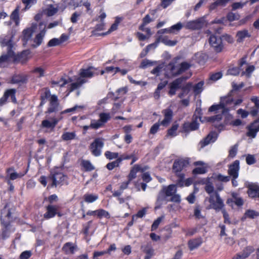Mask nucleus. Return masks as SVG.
<instances>
[{"label":"nucleus","instance_id":"f257e3e1","mask_svg":"<svg viewBox=\"0 0 259 259\" xmlns=\"http://www.w3.org/2000/svg\"><path fill=\"white\" fill-rule=\"evenodd\" d=\"M46 32V25L42 22L39 23L38 25L32 23L31 27L23 31L22 39L25 43L30 41L31 46L36 48L42 42Z\"/></svg>","mask_w":259,"mask_h":259},{"label":"nucleus","instance_id":"f03ea898","mask_svg":"<svg viewBox=\"0 0 259 259\" xmlns=\"http://www.w3.org/2000/svg\"><path fill=\"white\" fill-rule=\"evenodd\" d=\"M95 69L93 67L87 68H82L80 70L79 76H74L72 78L69 77L62 78L56 83L58 86L63 87L65 85L70 83V92L80 88L87 80L86 78L92 77L94 73Z\"/></svg>","mask_w":259,"mask_h":259},{"label":"nucleus","instance_id":"7ed1b4c3","mask_svg":"<svg viewBox=\"0 0 259 259\" xmlns=\"http://www.w3.org/2000/svg\"><path fill=\"white\" fill-rule=\"evenodd\" d=\"M243 102L241 98L233 100L231 95L221 98L220 104L213 105L209 108V112H215L216 113L221 112L222 114H227L230 110H234L236 107L240 105Z\"/></svg>","mask_w":259,"mask_h":259},{"label":"nucleus","instance_id":"20e7f679","mask_svg":"<svg viewBox=\"0 0 259 259\" xmlns=\"http://www.w3.org/2000/svg\"><path fill=\"white\" fill-rule=\"evenodd\" d=\"M207 201L209 203V205L206 207L207 209H213L216 211H219L225 208L224 201L218 192H215L214 195H210L209 197L206 198L205 202Z\"/></svg>","mask_w":259,"mask_h":259},{"label":"nucleus","instance_id":"39448f33","mask_svg":"<svg viewBox=\"0 0 259 259\" xmlns=\"http://www.w3.org/2000/svg\"><path fill=\"white\" fill-rule=\"evenodd\" d=\"M3 47H6L8 50L7 55H2L0 57V66L4 67L14 56V53L12 50L13 43L11 40L5 38L1 42Z\"/></svg>","mask_w":259,"mask_h":259},{"label":"nucleus","instance_id":"423d86ee","mask_svg":"<svg viewBox=\"0 0 259 259\" xmlns=\"http://www.w3.org/2000/svg\"><path fill=\"white\" fill-rule=\"evenodd\" d=\"M189 165V162L187 159H180L176 160L173 164L172 170L180 178L184 179L185 175L181 171Z\"/></svg>","mask_w":259,"mask_h":259},{"label":"nucleus","instance_id":"0eeeda50","mask_svg":"<svg viewBox=\"0 0 259 259\" xmlns=\"http://www.w3.org/2000/svg\"><path fill=\"white\" fill-rule=\"evenodd\" d=\"M203 85L204 82L203 81L199 82L194 85H193L191 83H188L183 88V93L179 95V97L183 98L184 96V94L188 93L191 90H193V92L196 95H198L202 92Z\"/></svg>","mask_w":259,"mask_h":259},{"label":"nucleus","instance_id":"6e6552de","mask_svg":"<svg viewBox=\"0 0 259 259\" xmlns=\"http://www.w3.org/2000/svg\"><path fill=\"white\" fill-rule=\"evenodd\" d=\"M176 186L175 185H170L163 188L162 193H160L158 196L157 201V204L155 208L157 209L159 208L160 205L162 204V201H163L165 198L163 194H164L166 196H171L176 193Z\"/></svg>","mask_w":259,"mask_h":259},{"label":"nucleus","instance_id":"1a4fd4ad","mask_svg":"<svg viewBox=\"0 0 259 259\" xmlns=\"http://www.w3.org/2000/svg\"><path fill=\"white\" fill-rule=\"evenodd\" d=\"M99 117L100 118L98 120H91L90 127L94 129H98L102 127L110 118L109 114L106 113L100 114Z\"/></svg>","mask_w":259,"mask_h":259},{"label":"nucleus","instance_id":"9d476101","mask_svg":"<svg viewBox=\"0 0 259 259\" xmlns=\"http://www.w3.org/2000/svg\"><path fill=\"white\" fill-rule=\"evenodd\" d=\"M10 215L11 213L10 211L7 212L6 206L5 208L2 210L1 215V222L5 227V228L3 230V232L1 235V237L3 239H6L10 235V232L8 231L9 224L7 222L5 221L4 217L5 216L6 218H8V220H9L10 218Z\"/></svg>","mask_w":259,"mask_h":259},{"label":"nucleus","instance_id":"9b49d317","mask_svg":"<svg viewBox=\"0 0 259 259\" xmlns=\"http://www.w3.org/2000/svg\"><path fill=\"white\" fill-rule=\"evenodd\" d=\"M104 146V140L101 138H97L90 145V149L92 153L95 156H99L101 154L102 149Z\"/></svg>","mask_w":259,"mask_h":259},{"label":"nucleus","instance_id":"f8f14e48","mask_svg":"<svg viewBox=\"0 0 259 259\" xmlns=\"http://www.w3.org/2000/svg\"><path fill=\"white\" fill-rule=\"evenodd\" d=\"M209 42L210 46L213 47L217 52H221L223 48L221 38L219 36L212 35L210 36Z\"/></svg>","mask_w":259,"mask_h":259},{"label":"nucleus","instance_id":"ddd939ff","mask_svg":"<svg viewBox=\"0 0 259 259\" xmlns=\"http://www.w3.org/2000/svg\"><path fill=\"white\" fill-rule=\"evenodd\" d=\"M213 182V181L211 180V178L208 177L200 180L198 182V184L205 185V190L210 196V195H214L216 192L214 191Z\"/></svg>","mask_w":259,"mask_h":259},{"label":"nucleus","instance_id":"4468645a","mask_svg":"<svg viewBox=\"0 0 259 259\" xmlns=\"http://www.w3.org/2000/svg\"><path fill=\"white\" fill-rule=\"evenodd\" d=\"M59 120L55 117L42 120L41 122V127L45 128L49 132L54 131V128L58 123Z\"/></svg>","mask_w":259,"mask_h":259},{"label":"nucleus","instance_id":"2eb2a0df","mask_svg":"<svg viewBox=\"0 0 259 259\" xmlns=\"http://www.w3.org/2000/svg\"><path fill=\"white\" fill-rule=\"evenodd\" d=\"M187 78L185 77H181L177 79L170 84V90L169 91V95L171 96L176 94V91L181 88L183 84V81Z\"/></svg>","mask_w":259,"mask_h":259},{"label":"nucleus","instance_id":"dca6fc26","mask_svg":"<svg viewBox=\"0 0 259 259\" xmlns=\"http://www.w3.org/2000/svg\"><path fill=\"white\" fill-rule=\"evenodd\" d=\"M195 166H198L193 170V174H204L207 172L208 165L202 161H196L194 163Z\"/></svg>","mask_w":259,"mask_h":259},{"label":"nucleus","instance_id":"f3484780","mask_svg":"<svg viewBox=\"0 0 259 259\" xmlns=\"http://www.w3.org/2000/svg\"><path fill=\"white\" fill-rule=\"evenodd\" d=\"M240 70L242 71V74L249 76L254 71V67L247 64L245 59L243 58L240 62Z\"/></svg>","mask_w":259,"mask_h":259},{"label":"nucleus","instance_id":"a211bd4d","mask_svg":"<svg viewBox=\"0 0 259 259\" xmlns=\"http://www.w3.org/2000/svg\"><path fill=\"white\" fill-rule=\"evenodd\" d=\"M201 118L200 117H196L192 122H185L183 125L184 131L189 132L197 130L199 126L198 121H201Z\"/></svg>","mask_w":259,"mask_h":259},{"label":"nucleus","instance_id":"6ab92c4d","mask_svg":"<svg viewBox=\"0 0 259 259\" xmlns=\"http://www.w3.org/2000/svg\"><path fill=\"white\" fill-rule=\"evenodd\" d=\"M167 69L170 72L167 74L168 77H171L181 74L180 65L176 64V61H173L167 66Z\"/></svg>","mask_w":259,"mask_h":259},{"label":"nucleus","instance_id":"aec40b11","mask_svg":"<svg viewBox=\"0 0 259 259\" xmlns=\"http://www.w3.org/2000/svg\"><path fill=\"white\" fill-rule=\"evenodd\" d=\"M46 97L49 99L50 107L48 109L49 112H53L56 110L58 107L57 97L55 95H50L49 92H46Z\"/></svg>","mask_w":259,"mask_h":259},{"label":"nucleus","instance_id":"412c9836","mask_svg":"<svg viewBox=\"0 0 259 259\" xmlns=\"http://www.w3.org/2000/svg\"><path fill=\"white\" fill-rule=\"evenodd\" d=\"M15 90L14 89H10L6 91L4 95V96L0 99V106H2L5 105L8 99L7 98V96L9 95V93L10 94L11 96V101L14 103L16 102V99L15 98Z\"/></svg>","mask_w":259,"mask_h":259},{"label":"nucleus","instance_id":"4be33fe9","mask_svg":"<svg viewBox=\"0 0 259 259\" xmlns=\"http://www.w3.org/2000/svg\"><path fill=\"white\" fill-rule=\"evenodd\" d=\"M58 207L56 205H49L46 208L47 211L44 217L46 219H49L55 216L57 213Z\"/></svg>","mask_w":259,"mask_h":259},{"label":"nucleus","instance_id":"5701e85b","mask_svg":"<svg viewBox=\"0 0 259 259\" xmlns=\"http://www.w3.org/2000/svg\"><path fill=\"white\" fill-rule=\"evenodd\" d=\"M239 170V161L235 160L233 164L230 165L228 172L229 175L234 179H236L238 176V171Z\"/></svg>","mask_w":259,"mask_h":259},{"label":"nucleus","instance_id":"b1692460","mask_svg":"<svg viewBox=\"0 0 259 259\" xmlns=\"http://www.w3.org/2000/svg\"><path fill=\"white\" fill-rule=\"evenodd\" d=\"M203 25V20L201 19H198L195 20L187 22L186 24L185 27L188 29H197L201 28Z\"/></svg>","mask_w":259,"mask_h":259},{"label":"nucleus","instance_id":"393cba45","mask_svg":"<svg viewBox=\"0 0 259 259\" xmlns=\"http://www.w3.org/2000/svg\"><path fill=\"white\" fill-rule=\"evenodd\" d=\"M248 194L251 198L259 197V186L256 184L251 183L248 186Z\"/></svg>","mask_w":259,"mask_h":259},{"label":"nucleus","instance_id":"a878e982","mask_svg":"<svg viewBox=\"0 0 259 259\" xmlns=\"http://www.w3.org/2000/svg\"><path fill=\"white\" fill-rule=\"evenodd\" d=\"M66 178V176L62 172H56L52 176L53 185L57 186L64 182L65 181Z\"/></svg>","mask_w":259,"mask_h":259},{"label":"nucleus","instance_id":"bb28decb","mask_svg":"<svg viewBox=\"0 0 259 259\" xmlns=\"http://www.w3.org/2000/svg\"><path fill=\"white\" fill-rule=\"evenodd\" d=\"M163 113L164 115V118L160 122V124L162 126H167L171 120L172 112L170 109H167L163 111Z\"/></svg>","mask_w":259,"mask_h":259},{"label":"nucleus","instance_id":"cd10ccee","mask_svg":"<svg viewBox=\"0 0 259 259\" xmlns=\"http://www.w3.org/2000/svg\"><path fill=\"white\" fill-rule=\"evenodd\" d=\"M142 249L146 254L144 259H150L154 255V250L150 244L142 245Z\"/></svg>","mask_w":259,"mask_h":259},{"label":"nucleus","instance_id":"c85d7f7f","mask_svg":"<svg viewBox=\"0 0 259 259\" xmlns=\"http://www.w3.org/2000/svg\"><path fill=\"white\" fill-rule=\"evenodd\" d=\"M218 135L215 132L210 133L207 137L201 142V147H204L211 143L214 142L217 139Z\"/></svg>","mask_w":259,"mask_h":259},{"label":"nucleus","instance_id":"c756f323","mask_svg":"<svg viewBox=\"0 0 259 259\" xmlns=\"http://www.w3.org/2000/svg\"><path fill=\"white\" fill-rule=\"evenodd\" d=\"M253 251V248L251 246L247 247L242 252L235 255L233 259H245L248 257Z\"/></svg>","mask_w":259,"mask_h":259},{"label":"nucleus","instance_id":"7c9ffc66","mask_svg":"<svg viewBox=\"0 0 259 259\" xmlns=\"http://www.w3.org/2000/svg\"><path fill=\"white\" fill-rule=\"evenodd\" d=\"M247 132L246 135L252 138L256 137V133L258 132L256 126V122H253L247 126Z\"/></svg>","mask_w":259,"mask_h":259},{"label":"nucleus","instance_id":"2f4dec72","mask_svg":"<svg viewBox=\"0 0 259 259\" xmlns=\"http://www.w3.org/2000/svg\"><path fill=\"white\" fill-rule=\"evenodd\" d=\"M26 171L22 173V172H16L14 171V170L11 168L7 170L8 177H9V179L11 180H14L18 178H20L25 175L26 174Z\"/></svg>","mask_w":259,"mask_h":259},{"label":"nucleus","instance_id":"473e14b6","mask_svg":"<svg viewBox=\"0 0 259 259\" xmlns=\"http://www.w3.org/2000/svg\"><path fill=\"white\" fill-rule=\"evenodd\" d=\"M222 118V115L218 114L215 116L208 117L207 120L212 122L215 127L220 128V126L222 125V124L219 123V122L221 120Z\"/></svg>","mask_w":259,"mask_h":259},{"label":"nucleus","instance_id":"72a5a7b5","mask_svg":"<svg viewBox=\"0 0 259 259\" xmlns=\"http://www.w3.org/2000/svg\"><path fill=\"white\" fill-rule=\"evenodd\" d=\"M250 37L248 30L244 29L239 31L236 34L237 40L238 42L242 41L246 37Z\"/></svg>","mask_w":259,"mask_h":259},{"label":"nucleus","instance_id":"f704fd0d","mask_svg":"<svg viewBox=\"0 0 259 259\" xmlns=\"http://www.w3.org/2000/svg\"><path fill=\"white\" fill-rule=\"evenodd\" d=\"M76 249V246L73 245L72 243L68 242L65 243L63 248V250L66 254H72L73 253Z\"/></svg>","mask_w":259,"mask_h":259},{"label":"nucleus","instance_id":"c9c22d12","mask_svg":"<svg viewBox=\"0 0 259 259\" xmlns=\"http://www.w3.org/2000/svg\"><path fill=\"white\" fill-rule=\"evenodd\" d=\"M141 170H143V169H141V167L139 165H134L131 170L130 173L128 176L129 181L135 179L136 177L137 172Z\"/></svg>","mask_w":259,"mask_h":259},{"label":"nucleus","instance_id":"e433bc0d","mask_svg":"<svg viewBox=\"0 0 259 259\" xmlns=\"http://www.w3.org/2000/svg\"><path fill=\"white\" fill-rule=\"evenodd\" d=\"M202 243V240L201 238H196L190 240L189 241L188 245L189 248L191 250H193L198 246H199Z\"/></svg>","mask_w":259,"mask_h":259},{"label":"nucleus","instance_id":"4c0bfd02","mask_svg":"<svg viewBox=\"0 0 259 259\" xmlns=\"http://www.w3.org/2000/svg\"><path fill=\"white\" fill-rule=\"evenodd\" d=\"M98 195L97 194L88 193L83 196V199L87 203H93L98 199Z\"/></svg>","mask_w":259,"mask_h":259},{"label":"nucleus","instance_id":"58836bf2","mask_svg":"<svg viewBox=\"0 0 259 259\" xmlns=\"http://www.w3.org/2000/svg\"><path fill=\"white\" fill-rule=\"evenodd\" d=\"M19 12V8L17 7L15 10L13 11L10 16L11 19L15 22L16 25L17 26L19 25L20 23Z\"/></svg>","mask_w":259,"mask_h":259},{"label":"nucleus","instance_id":"ea45409f","mask_svg":"<svg viewBox=\"0 0 259 259\" xmlns=\"http://www.w3.org/2000/svg\"><path fill=\"white\" fill-rule=\"evenodd\" d=\"M58 11L57 7L49 5L45 10H44V13L48 16H52L55 14Z\"/></svg>","mask_w":259,"mask_h":259},{"label":"nucleus","instance_id":"a19ab883","mask_svg":"<svg viewBox=\"0 0 259 259\" xmlns=\"http://www.w3.org/2000/svg\"><path fill=\"white\" fill-rule=\"evenodd\" d=\"M259 215V213L253 210L248 209L247 210L242 217V220L246 219L247 218L254 219L255 218Z\"/></svg>","mask_w":259,"mask_h":259},{"label":"nucleus","instance_id":"79ce46f5","mask_svg":"<svg viewBox=\"0 0 259 259\" xmlns=\"http://www.w3.org/2000/svg\"><path fill=\"white\" fill-rule=\"evenodd\" d=\"M210 178H211L212 180H217L220 181L222 182H228L229 181L230 178L228 176H224L221 174H213L211 177H209Z\"/></svg>","mask_w":259,"mask_h":259},{"label":"nucleus","instance_id":"37998d69","mask_svg":"<svg viewBox=\"0 0 259 259\" xmlns=\"http://www.w3.org/2000/svg\"><path fill=\"white\" fill-rule=\"evenodd\" d=\"M182 27L183 24L179 22L168 29H165L164 31L166 32L175 33L176 32L179 31Z\"/></svg>","mask_w":259,"mask_h":259},{"label":"nucleus","instance_id":"c03bdc74","mask_svg":"<svg viewBox=\"0 0 259 259\" xmlns=\"http://www.w3.org/2000/svg\"><path fill=\"white\" fill-rule=\"evenodd\" d=\"M159 42V40L158 39L155 42L153 43V44H151L149 45H148L145 50H144L141 53V54H140V56L141 57H145L146 54H147V53L148 52V51L149 50H150L151 49L153 48V49H155L156 48L157 46H158V44Z\"/></svg>","mask_w":259,"mask_h":259},{"label":"nucleus","instance_id":"a18cd8bd","mask_svg":"<svg viewBox=\"0 0 259 259\" xmlns=\"http://www.w3.org/2000/svg\"><path fill=\"white\" fill-rule=\"evenodd\" d=\"M76 137L75 133L72 132H64L61 138L63 141H69L75 139Z\"/></svg>","mask_w":259,"mask_h":259},{"label":"nucleus","instance_id":"49530a36","mask_svg":"<svg viewBox=\"0 0 259 259\" xmlns=\"http://www.w3.org/2000/svg\"><path fill=\"white\" fill-rule=\"evenodd\" d=\"M193 183V179L192 178H188L186 180H183V179H180V180L178 181L177 183V185L180 187L183 186H189L191 185Z\"/></svg>","mask_w":259,"mask_h":259},{"label":"nucleus","instance_id":"de8ad7c7","mask_svg":"<svg viewBox=\"0 0 259 259\" xmlns=\"http://www.w3.org/2000/svg\"><path fill=\"white\" fill-rule=\"evenodd\" d=\"M122 160V158L120 157L118 158L115 161L108 163L106 165V167L109 170H112L114 167L118 166L119 163Z\"/></svg>","mask_w":259,"mask_h":259},{"label":"nucleus","instance_id":"09e8293b","mask_svg":"<svg viewBox=\"0 0 259 259\" xmlns=\"http://www.w3.org/2000/svg\"><path fill=\"white\" fill-rule=\"evenodd\" d=\"M83 108V106L82 105H75L72 108H68L62 112L63 113H76L82 110Z\"/></svg>","mask_w":259,"mask_h":259},{"label":"nucleus","instance_id":"8fccbe9b","mask_svg":"<svg viewBox=\"0 0 259 259\" xmlns=\"http://www.w3.org/2000/svg\"><path fill=\"white\" fill-rule=\"evenodd\" d=\"M30 51L29 50H25L22 52L20 55V60L22 62H25L30 58Z\"/></svg>","mask_w":259,"mask_h":259},{"label":"nucleus","instance_id":"3c124183","mask_svg":"<svg viewBox=\"0 0 259 259\" xmlns=\"http://www.w3.org/2000/svg\"><path fill=\"white\" fill-rule=\"evenodd\" d=\"M214 3L210 6V9L213 10L218 6H224L227 4L228 0H213Z\"/></svg>","mask_w":259,"mask_h":259},{"label":"nucleus","instance_id":"603ef678","mask_svg":"<svg viewBox=\"0 0 259 259\" xmlns=\"http://www.w3.org/2000/svg\"><path fill=\"white\" fill-rule=\"evenodd\" d=\"M240 17L239 14L238 13L230 12L227 15V19L229 21L232 22L238 20Z\"/></svg>","mask_w":259,"mask_h":259},{"label":"nucleus","instance_id":"864d4df0","mask_svg":"<svg viewBox=\"0 0 259 259\" xmlns=\"http://www.w3.org/2000/svg\"><path fill=\"white\" fill-rule=\"evenodd\" d=\"M97 216L99 218H110V214H109V212L103 209H100L97 210Z\"/></svg>","mask_w":259,"mask_h":259},{"label":"nucleus","instance_id":"5fc2aeb1","mask_svg":"<svg viewBox=\"0 0 259 259\" xmlns=\"http://www.w3.org/2000/svg\"><path fill=\"white\" fill-rule=\"evenodd\" d=\"M81 165L84 168L88 171H91L94 169V166L88 160H83L81 162Z\"/></svg>","mask_w":259,"mask_h":259},{"label":"nucleus","instance_id":"6e6d98bb","mask_svg":"<svg viewBox=\"0 0 259 259\" xmlns=\"http://www.w3.org/2000/svg\"><path fill=\"white\" fill-rule=\"evenodd\" d=\"M146 212H147V209L146 208H144L139 210L138 211V212L137 213V214L133 215V220H137V219L138 218H143L146 214Z\"/></svg>","mask_w":259,"mask_h":259},{"label":"nucleus","instance_id":"4d7b16f0","mask_svg":"<svg viewBox=\"0 0 259 259\" xmlns=\"http://www.w3.org/2000/svg\"><path fill=\"white\" fill-rule=\"evenodd\" d=\"M178 124H176L173 125L171 128L168 131L167 136H170L171 137L176 136L177 135V131L178 130Z\"/></svg>","mask_w":259,"mask_h":259},{"label":"nucleus","instance_id":"13d9d810","mask_svg":"<svg viewBox=\"0 0 259 259\" xmlns=\"http://www.w3.org/2000/svg\"><path fill=\"white\" fill-rule=\"evenodd\" d=\"M106 157L110 160L118 158V153L117 152H111L110 151H106L105 153Z\"/></svg>","mask_w":259,"mask_h":259},{"label":"nucleus","instance_id":"bf43d9fd","mask_svg":"<svg viewBox=\"0 0 259 259\" xmlns=\"http://www.w3.org/2000/svg\"><path fill=\"white\" fill-rule=\"evenodd\" d=\"M32 72L35 73L38 77H42L45 75V69L41 67H36L34 69Z\"/></svg>","mask_w":259,"mask_h":259},{"label":"nucleus","instance_id":"052dcab7","mask_svg":"<svg viewBox=\"0 0 259 259\" xmlns=\"http://www.w3.org/2000/svg\"><path fill=\"white\" fill-rule=\"evenodd\" d=\"M232 197L234 199V201L237 206H241L243 204V201L242 198L238 197L237 195L235 193L232 194Z\"/></svg>","mask_w":259,"mask_h":259},{"label":"nucleus","instance_id":"680f3d73","mask_svg":"<svg viewBox=\"0 0 259 259\" xmlns=\"http://www.w3.org/2000/svg\"><path fill=\"white\" fill-rule=\"evenodd\" d=\"M246 2L244 3L237 2L234 3L232 5V10H236L237 9H242L246 4Z\"/></svg>","mask_w":259,"mask_h":259},{"label":"nucleus","instance_id":"e2e57ef3","mask_svg":"<svg viewBox=\"0 0 259 259\" xmlns=\"http://www.w3.org/2000/svg\"><path fill=\"white\" fill-rule=\"evenodd\" d=\"M120 21V18H116V20H115L114 23H113L111 25V26L110 28L109 29V31L106 33V34L116 30L117 29V27H118V24L119 23Z\"/></svg>","mask_w":259,"mask_h":259},{"label":"nucleus","instance_id":"0e129e2a","mask_svg":"<svg viewBox=\"0 0 259 259\" xmlns=\"http://www.w3.org/2000/svg\"><path fill=\"white\" fill-rule=\"evenodd\" d=\"M161 41L164 45L168 46H174L177 44V41L176 40H169L165 37L162 38L161 39Z\"/></svg>","mask_w":259,"mask_h":259},{"label":"nucleus","instance_id":"69168bd1","mask_svg":"<svg viewBox=\"0 0 259 259\" xmlns=\"http://www.w3.org/2000/svg\"><path fill=\"white\" fill-rule=\"evenodd\" d=\"M179 65L180 67L181 74L188 69L191 65L190 64L186 62H184Z\"/></svg>","mask_w":259,"mask_h":259},{"label":"nucleus","instance_id":"338daca9","mask_svg":"<svg viewBox=\"0 0 259 259\" xmlns=\"http://www.w3.org/2000/svg\"><path fill=\"white\" fill-rule=\"evenodd\" d=\"M32 255V252L30 250H26L22 252L20 255V259H28Z\"/></svg>","mask_w":259,"mask_h":259},{"label":"nucleus","instance_id":"774afa93","mask_svg":"<svg viewBox=\"0 0 259 259\" xmlns=\"http://www.w3.org/2000/svg\"><path fill=\"white\" fill-rule=\"evenodd\" d=\"M237 113L239 115L241 118H246L249 114V112L242 109H239L237 111Z\"/></svg>","mask_w":259,"mask_h":259}]
</instances>
